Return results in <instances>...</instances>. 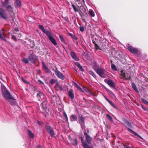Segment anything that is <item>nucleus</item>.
Masks as SVG:
<instances>
[{
  "instance_id": "39448f33",
  "label": "nucleus",
  "mask_w": 148,
  "mask_h": 148,
  "mask_svg": "<svg viewBox=\"0 0 148 148\" xmlns=\"http://www.w3.org/2000/svg\"><path fill=\"white\" fill-rule=\"evenodd\" d=\"M55 73L56 75L59 78L62 80H63L64 79V75L60 71L58 70H56L55 71Z\"/></svg>"
},
{
  "instance_id": "9b49d317",
  "label": "nucleus",
  "mask_w": 148,
  "mask_h": 148,
  "mask_svg": "<svg viewBox=\"0 0 148 148\" xmlns=\"http://www.w3.org/2000/svg\"><path fill=\"white\" fill-rule=\"evenodd\" d=\"M84 134L86 136L87 142L88 144H90L91 143V138L86 132L84 133Z\"/></svg>"
},
{
  "instance_id": "f257e3e1",
  "label": "nucleus",
  "mask_w": 148,
  "mask_h": 148,
  "mask_svg": "<svg viewBox=\"0 0 148 148\" xmlns=\"http://www.w3.org/2000/svg\"><path fill=\"white\" fill-rule=\"evenodd\" d=\"M1 88L4 97L10 102L11 105H15L16 103V100L14 99L10 95L8 90L4 86H2Z\"/></svg>"
},
{
  "instance_id": "bf43d9fd",
  "label": "nucleus",
  "mask_w": 148,
  "mask_h": 148,
  "mask_svg": "<svg viewBox=\"0 0 148 148\" xmlns=\"http://www.w3.org/2000/svg\"><path fill=\"white\" fill-rule=\"evenodd\" d=\"M15 30L17 31H18V29H16Z\"/></svg>"
},
{
  "instance_id": "f704fd0d",
  "label": "nucleus",
  "mask_w": 148,
  "mask_h": 148,
  "mask_svg": "<svg viewBox=\"0 0 148 148\" xmlns=\"http://www.w3.org/2000/svg\"><path fill=\"white\" fill-rule=\"evenodd\" d=\"M44 68L45 70L48 73H49L50 72V70L45 65H44Z\"/></svg>"
},
{
  "instance_id": "473e14b6",
  "label": "nucleus",
  "mask_w": 148,
  "mask_h": 148,
  "mask_svg": "<svg viewBox=\"0 0 148 148\" xmlns=\"http://www.w3.org/2000/svg\"><path fill=\"white\" fill-rule=\"evenodd\" d=\"M120 78L122 79H125V73H121V77Z\"/></svg>"
},
{
  "instance_id": "393cba45",
  "label": "nucleus",
  "mask_w": 148,
  "mask_h": 148,
  "mask_svg": "<svg viewBox=\"0 0 148 148\" xmlns=\"http://www.w3.org/2000/svg\"><path fill=\"white\" fill-rule=\"evenodd\" d=\"M70 119L71 121H74L77 120V117L76 116L72 115L70 117Z\"/></svg>"
},
{
  "instance_id": "c9c22d12",
  "label": "nucleus",
  "mask_w": 148,
  "mask_h": 148,
  "mask_svg": "<svg viewBox=\"0 0 148 148\" xmlns=\"http://www.w3.org/2000/svg\"><path fill=\"white\" fill-rule=\"evenodd\" d=\"M112 69L114 70H116V68L114 64H112L111 65Z\"/></svg>"
},
{
  "instance_id": "72a5a7b5",
  "label": "nucleus",
  "mask_w": 148,
  "mask_h": 148,
  "mask_svg": "<svg viewBox=\"0 0 148 148\" xmlns=\"http://www.w3.org/2000/svg\"><path fill=\"white\" fill-rule=\"evenodd\" d=\"M72 6L74 10L75 11V12H77L78 11V10L77 9L75 5L73 4H72Z\"/></svg>"
},
{
  "instance_id": "5fc2aeb1",
  "label": "nucleus",
  "mask_w": 148,
  "mask_h": 148,
  "mask_svg": "<svg viewBox=\"0 0 148 148\" xmlns=\"http://www.w3.org/2000/svg\"><path fill=\"white\" fill-rule=\"evenodd\" d=\"M39 82L40 84H44V83L42 82L41 81H39Z\"/></svg>"
},
{
  "instance_id": "423d86ee",
  "label": "nucleus",
  "mask_w": 148,
  "mask_h": 148,
  "mask_svg": "<svg viewBox=\"0 0 148 148\" xmlns=\"http://www.w3.org/2000/svg\"><path fill=\"white\" fill-rule=\"evenodd\" d=\"M0 18H2L6 19L7 18V15L5 11L2 8H0Z\"/></svg>"
},
{
  "instance_id": "ea45409f",
  "label": "nucleus",
  "mask_w": 148,
  "mask_h": 148,
  "mask_svg": "<svg viewBox=\"0 0 148 148\" xmlns=\"http://www.w3.org/2000/svg\"><path fill=\"white\" fill-rule=\"evenodd\" d=\"M23 61L26 64L28 63V61L27 59L25 58H23Z\"/></svg>"
},
{
  "instance_id": "412c9836",
  "label": "nucleus",
  "mask_w": 148,
  "mask_h": 148,
  "mask_svg": "<svg viewBox=\"0 0 148 148\" xmlns=\"http://www.w3.org/2000/svg\"><path fill=\"white\" fill-rule=\"evenodd\" d=\"M27 133L29 135V136L30 138H33L34 137V134L32 133L29 130H28Z\"/></svg>"
},
{
  "instance_id": "dca6fc26",
  "label": "nucleus",
  "mask_w": 148,
  "mask_h": 148,
  "mask_svg": "<svg viewBox=\"0 0 148 148\" xmlns=\"http://www.w3.org/2000/svg\"><path fill=\"white\" fill-rule=\"evenodd\" d=\"M5 36V35L3 32V30H2V32H1L0 33V38L2 40H3L4 41H6V39L4 38Z\"/></svg>"
},
{
  "instance_id": "4468645a",
  "label": "nucleus",
  "mask_w": 148,
  "mask_h": 148,
  "mask_svg": "<svg viewBox=\"0 0 148 148\" xmlns=\"http://www.w3.org/2000/svg\"><path fill=\"white\" fill-rule=\"evenodd\" d=\"M44 97L43 95L42 92L39 91L37 93V97L39 100H40L41 99L43 98Z\"/></svg>"
},
{
  "instance_id": "052dcab7",
  "label": "nucleus",
  "mask_w": 148,
  "mask_h": 148,
  "mask_svg": "<svg viewBox=\"0 0 148 148\" xmlns=\"http://www.w3.org/2000/svg\"><path fill=\"white\" fill-rule=\"evenodd\" d=\"M11 102L12 103H14V101L12 100H11Z\"/></svg>"
},
{
  "instance_id": "a878e982",
  "label": "nucleus",
  "mask_w": 148,
  "mask_h": 148,
  "mask_svg": "<svg viewBox=\"0 0 148 148\" xmlns=\"http://www.w3.org/2000/svg\"><path fill=\"white\" fill-rule=\"evenodd\" d=\"M132 86L133 89L135 90L137 92H138V90L135 84L134 83H132Z\"/></svg>"
},
{
  "instance_id": "3c124183",
  "label": "nucleus",
  "mask_w": 148,
  "mask_h": 148,
  "mask_svg": "<svg viewBox=\"0 0 148 148\" xmlns=\"http://www.w3.org/2000/svg\"><path fill=\"white\" fill-rule=\"evenodd\" d=\"M22 80L25 83H27V81L25 80H24L23 79H22Z\"/></svg>"
},
{
  "instance_id": "8fccbe9b",
  "label": "nucleus",
  "mask_w": 148,
  "mask_h": 148,
  "mask_svg": "<svg viewBox=\"0 0 148 148\" xmlns=\"http://www.w3.org/2000/svg\"><path fill=\"white\" fill-rule=\"evenodd\" d=\"M124 147L125 148H131L130 147L128 146L127 145H124Z\"/></svg>"
},
{
  "instance_id": "c85d7f7f",
  "label": "nucleus",
  "mask_w": 148,
  "mask_h": 148,
  "mask_svg": "<svg viewBox=\"0 0 148 148\" xmlns=\"http://www.w3.org/2000/svg\"><path fill=\"white\" fill-rule=\"evenodd\" d=\"M7 10L9 12H11L12 10V8L10 5H9L6 7Z\"/></svg>"
},
{
  "instance_id": "680f3d73",
  "label": "nucleus",
  "mask_w": 148,
  "mask_h": 148,
  "mask_svg": "<svg viewBox=\"0 0 148 148\" xmlns=\"http://www.w3.org/2000/svg\"><path fill=\"white\" fill-rule=\"evenodd\" d=\"M112 61H111V63H112Z\"/></svg>"
},
{
  "instance_id": "b1692460",
  "label": "nucleus",
  "mask_w": 148,
  "mask_h": 148,
  "mask_svg": "<svg viewBox=\"0 0 148 148\" xmlns=\"http://www.w3.org/2000/svg\"><path fill=\"white\" fill-rule=\"evenodd\" d=\"M55 87L58 90L61 91L63 90L62 87L58 84H56Z\"/></svg>"
},
{
  "instance_id": "2f4dec72",
  "label": "nucleus",
  "mask_w": 148,
  "mask_h": 148,
  "mask_svg": "<svg viewBox=\"0 0 148 148\" xmlns=\"http://www.w3.org/2000/svg\"><path fill=\"white\" fill-rule=\"evenodd\" d=\"M92 68L95 71H96V70H97L98 68H99L96 65H95L92 66Z\"/></svg>"
},
{
  "instance_id": "6e6552de",
  "label": "nucleus",
  "mask_w": 148,
  "mask_h": 148,
  "mask_svg": "<svg viewBox=\"0 0 148 148\" xmlns=\"http://www.w3.org/2000/svg\"><path fill=\"white\" fill-rule=\"evenodd\" d=\"M127 49L133 54L137 53L138 52V51L136 49L131 46H128Z\"/></svg>"
},
{
  "instance_id": "a211bd4d",
  "label": "nucleus",
  "mask_w": 148,
  "mask_h": 148,
  "mask_svg": "<svg viewBox=\"0 0 148 148\" xmlns=\"http://www.w3.org/2000/svg\"><path fill=\"white\" fill-rule=\"evenodd\" d=\"M15 6L19 8L21 6V3L19 0H16Z\"/></svg>"
},
{
  "instance_id": "2eb2a0df",
  "label": "nucleus",
  "mask_w": 148,
  "mask_h": 148,
  "mask_svg": "<svg viewBox=\"0 0 148 148\" xmlns=\"http://www.w3.org/2000/svg\"><path fill=\"white\" fill-rule=\"evenodd\" d=\"M71 55L72 58L75 60L76 61L78 60V59L77 57L76 56L74 52L73 51L71 52Z\"/></svg>"
},
{
  "instance_id": "c756f323",
  "label": "nucleus",
  "mask_w": 148,
  "mask_h": 148,
  "mask_svg": "<svg viewBox=\"0 0 148 148\" xmlns=\"http://www.w3.org/2000/svg\"><path fill=\"white\" fill-rule=\"evenodd\" d=\"M89 73L91 75H92L94 78L96 77V75L95 73L92 71H89Z\"/></svg>"
},
{
  "instance_id": "864d4df0",
  "label": "nucleus",
  "mask_w": 148,
  "mask_h": 148,
  "mask_svg": "<svg viewBox=\"0 0 148 148\" xmlns=\"http://www.w3.org/2000/svg\"><path fill=\"white\" fill-rule=\"evenodd\" d=\"M104 98H105V99L108 102L109 101V99H108L107 98H106L105 96H104Z\"/></svg>"
},
{
  "instance_id": "a18cd8bd",
  "label": "nucleus",
  "mask_w": 148,
  "mask_h": 148,
  "mask_svg": "<svg viewBox=\"0 0 148 148\" xmlns=\"http://www.w3.org/2000/svg\"><path fill=\"white\" fill-rule=\"evenodd\" d=\"M64 116L65 118L66 119V120L68 121V118L67 115L66 113L65 112H64Z\"/></svg>"
},
{
  "instance_id": "49530a36",
  "label": "nucleus",
  "mask_w": 148,
  "mask_h": 148,
  "mask_svg": "<svg viewBox=\"0 0 148 148\" xmlns=\"http://www.w3.org/2000/svg\"><path fill=\"white\" fill-rule=\"evenodd\" d=\"M80 30L81 32H83L84 31V28L83 27H81L80 28Z\"/></svg>"
},
{
  "instance_id": "bb28decb",
  "label": "nucleus",
  "mask_w": 148,
  "mask_h": 148,
  "mask_svg": "<svg viewBox=\"0 0 148 148\" xmlns=\"http://www.w3.org/2000/svg\"><path fill=\"white\" fill-rule=\"evenodd\" d=\"M74 85L79 90L83 92L82 91V89L81 87H80L76 83H74Z\"/></svg>"
},
{
  "instance_id": "20e7f679",
  "label": "nucleus",
  "mask_w": 148,
  "mask_h": 148,
  "mask_svg": "<svg viewBox=\"0 0 148 148\" xmlns=\"http://www.w3.org/2000/svg\"><path fill=\"white\" fill-rule=\"evenodd\" d=\"M45 127L48 132L50 134L51 136H53L54 135V133L53 131V128H51L48 125H47L45 126Z\"/></svg>"
},
{
  "instance_id": "9d476101",
  "label": "nucleus",
  "mask_w": 148,
  "mask_h": 148,
  "mask_svg": "<svg viewBox=\"0 0 148 148\" xmlns=\"http://www.w3.org/2000/svg\"><path fill=\"white\" fill-rule=\"evenodd\" d=\"M105 81L111 87H115V84L114 82H112L111 80H106L105 79Z\"/></svg>"
},
{
  "instance_id": "1a4fd4ad",
  "label": "nucleus",
  "mask_w": 148,
  "mask_h": 148,
  "mask_svg": "<svg viewBox=\"0 0 148 148\" xmlns=\"http://www.w3.org/2000/svg\"><path fill=\"white\" fill-rule=\"evenodd\" d=\"M69 140L71 144L75 145L76 146L77 144V140L76 139H72V138H71L69 136Z\"/></svg>"
},
{
  "instance_id": "6ab92c4d",
  "label": "nucleus",
  "mask_w": 148,
  "mask_h": 148,
  "mask_svg": "<svg viewBox=\"0 0 148 148\" xmlns=\"http://www.w3.org/2000/svg\"><path fill=\"white\" fill-rule=\"evenodd\" d=\"M129 131L132 133L134 134L135 135L137 136L138 137L143 139V138L140 136L138 134L132 131L131 129H129Z\"/></svg>"
},
{
  "instance_id": "c03bdc74",
  "label": "nucleus",
  "mask_w": 148,
  "mask_h": 148,
  "mask_svg": "<svg viewBox=\"0 0 148 148\" xmlns=\"http://www.w3.org/2000/svg\"><path fill=\"white\" fill-rule=\"evenodd\" d=\"M50 82L51 84H52L55 83V80L54 79H52L51 80Z\"/></svg>"
},
{
  "instance_id": "79ce46f5",
  "label": "nucleus",
  "mask_w": 148,
  "mask_h": 148,
  "mask_svg": "<svg viewBox=\"0 0 148 148\" xmlns=\"http://www.w3.org/2000/svg\"><path fill=\"white\" fill-rule=\"evenodd\" d=\"M106 116L111 121H112V117H111L108 114H106Z\"/></svg>"
},
{
  "instance_id": "f8f14e48",
  "label": "nucleus",
  "mask_w": 148,
  "mask_h": 148,
  "mask_svg": "<svg viewBox=\"0 0 148 148\" xmlns=\"http://www.w3.org/2000/svg\"><path fill=\"white\" fill-rule=\"evenodd\" d=\"M81 138L82 146L84 148H93L92 147L88 145L86 142H83L82 137H81Z\"/></svg>"
},
{
  "instance_id": "603ef678",
  "label": "nucleus",
  "mask_w": 148,
  "mask_h": 148,
  "mask_svg": "<svg viewBox=\"0 0 148 148\" xmlns=\"http://www.w3.org/2000/svg\"><path fill=\"white\" fill-rule=\"evenodd\" d=\"M105 89H106V90L107 92H109L110 91V90H109L108 89V88H105Z\"/></svg>"
},
{
  "instance_id": "58836bf2",
  "label": "nucleus",
  "mask_w": 148,
  "mask_h": 148,
  "mask_svg": "<svg viewBox=\"0 0 148 148\" xmlns=\"http://www.w3.org/2000/svg\"><path fill=\"white\" fill-rule=\"evenodd\" d=\"M59 38H60L61 41L62 42H64V39L63 37L62 36L60 35L59 36Z\"/></svg>"
},
{
  "instance_id": "4c0bfd02",
  "label": "nucleus",
  "mask_w": 148,
  "mask_h": 148,
  "mask_svg": "<svg viewBox=\"0 0 148 148\" xmlns=\"http://www.w3.org/2000/svg\"><path fill=\"white\" fill-rule=\"evenodd\" d=\"M8 0H5V1L3 3V6H5L8 4Z\"/></svg>"
},
{
  "instance_id": "4d7b16f0",
  "label": "nucleus",
  "mask_w": 148,
  "mask_h": 148,
  "mask_svg": "<svg viewBox=\"0 0 148 148\" xmlns=\"http://www.w3.org/2000/svg\"><path fill=\"white\" fill-rule=\"evenodd\" d=\"M37 148H42V147L40 146H38L37 147Z\"/></svg>"
},
{
  "instance_id": "0eeeda50",
  "label": "nucleus",
  "mask_w": 148,
  "mask_h": 148,
  "mask_svg": "<svg viewBox=\"0 0 148 148\" xmlns=\"http://www.w3.org/2000/svg\"><path fill=\"white\" fill-rule=\"evenodd\" d=\"M29 60L32 63H34L37 59V57L35 55H30L28 57Z\"/></svg>"
},
{
  "instance_id": "37998d69",
  "label": "nucleus",
  "mask_w": 148,
  "mask_h": 148,
  "mask_svg": "<svg viewBox=\"0 0 148 148\" xmlns=\"http://www.w3.org/2000/svg\"><path fill=\"white\" fill-rule=\"evenodd\" d=\"M108 92H109V94L110 95V96H114V94L112 92V91H111V90H110V91Z\"/></svg>"
},
{
  "instance_id": "7ed1b4c3",
  "label": "nucleus",
  "mask_w": 148,
  "mask_h": 148,
  "mask_svg": "<svg viewBox=\"0 0 148 148\" xmlns=\"http://www.w3.org/2000/svg\"><path fill=\"white\" fill-rule=\"evenodd\" d=\"M105 71L103 69H101L100 68H98L96 70V73L101 77H104V75Z\"/></svg>"
},
{
  "instance_id": "aec40b11",
  "label": "nucleus",
  "mask_w": 148,
  "mask_h": 148,
  "mask_svg": "<svg viewBox=\"0 0 148 148\" xmlns=\"http://www.w3.org/2000/svg\"><path fill=\"white\" fill-rule=\"evenodd\" d=\"M75 65L82 71H84V69L80 64L78 62H75Z\"/></svg>"
},
{
  "instance_id": "ddd939ff",
  "label": "nucleus",
  "mask_w": 148,
  "mask_h": 148,
  "mask_svg": "<svg viewBox=\"0 0 148 148\" xmlns=\"http://www.w3.org/2000/svg\"><path fill=\"white\" fill-rule=\"evenodd\" d=\"M69 95L72 99L74 98V94L73 90L72 89L69 90Z\"/></svg>"
},
{
  "instance_id": "e433bc0d",
  "label": "nucleus",
  "mask_w": 148,
  "mask_h": 148,
  "mask_svg": "<svg viewBox=\"0 0 148 148\" xmlns=\"http://www.w3.org/2000/svg\"><path fill=\"white\" fill-rule=\"evenodd\" d=\"M142 101L144 103H145L146 105H148V102L147 101L145 100V99H142Z\"/></svg>"
},
{
  "instance_id": "6e6d98bb",
  "label": "nucleus",
  "mask_w": 148,
  "mask_h": 148,
  "mask_svg": "<svg viewBox=\"0 0 148 148\" xmlns=\"http://www.w3.org/2000/svg\"><path fill=\"white\" fill-rule=\"evenodd\" d=\"M12 38H14V39L15 40H16V38H15V36H12Z\"/></svg>"
},
{
  "instance_id": "13d9d810",
  "label": "nucleus",
  "mask_w": 148,
  "mask_h": 148,
  "mask_svg": "<svg viewBox=\"0 0 148 148\" xmlns=\"http://www.w3.org/2000/svg\"><path fill=\"white\" fill-rule=\"evenodd\" d=\"M42 64L43 65V66L44 68V65H45V64H44V63L43 62H42Z\"/></svg>"
},
{
  "instance_id": "09e8293b",
  "label": "nucleus",
  "mask_w": 148,
  "mask_h": 148,
  "mask_svg": "<svg viewBox=\"0 0 148 148\" xmlns=\"http://www.w3.org/2000/svg\"><path fill=\"white\" fill-rule=\"evenodd\" d=\"M141 106L142 108L144 109L145 110H146V108L143 105H141Z\"/></svg>"
},
{
  "instance_id": "5701e85b",
  "label": "nucleus",
  "mask_w": 148,
  "mask_h": 148,
  "mask_svg": "<svg viewBox=\"0 0 148 148\" xmlns=\"http://www.w3.org/2000/svg\"><path fill=\"white\" fill-rule=\"evenodd\" d=\"M83 89L86 92V94L87 95H89L92 94L90 90H88L86 88L84 87Z\"/></svg>"
},
{
  "instance_id": "a19ab883",
  "label": "nucleus",
  "mask_w": 148,
  "mask_h": 148,
  "mask_svg": "<svg viewBox=\"0 0 148 148\" xmlns=\"http://www.w3.org/2000/svg\"><path fill=\"white\" fill-rule=\"evenodd\" d=\"M108 102L114 107L115 108H116V107L114 106V104L113 103V102L110 101V100H109Z\"/></svg>"
},
{
  "instance_id": "f3484780",
  "label": "nucleus",
  "mask_w": 148,
  "mask_h": 148,
  "mask_svg": "<svg viewBox=\"0 0 148 148\" xmlns=\"http://www.w3.org/2000/svg\"><path fill=\"white\" fill-rule=\"evenodd\" d=\"M39 27L42 30L43 32L45 34L47 35V33L50 32L49 31H45L44 27L42 25H39Z\"/></svg>"
},
{
  "instance_id": "de8ad7c7",
  "label": "nucleus",
  "mask_w": 148,
  "mask_h": 148,
  "mask_svg": "<svg viewBox=\"0 0 148 148\" xmlns=\"http://www.w3.org/2000/svg\"><path fill=\"white\" fill-rule=\"evenodd\" d=\"M95 48L96 49H98L99 48V46L96 44H95Z\"/></svg>"
},
{
  "instance_id": "cd10ccee",
  "label": "nucleus",
  "mask_w": 148,
  "mask_h": 148,
  "mask_svg": "<svg viewBox=\"0 0 148 148\" xmlns=\"http://www.w3.org/2000/svg\"><path fill=\"white\" fill-rule=\"evenodd\" d=\"M79 117L81 121L83 123V124H81V126L82 127V125H84L85 119L84 118L82 117V116H79Z\"/></svg>"
},
{
  "instance_id": "7c9ffc66",
  "label": "nucleus",
  "mask_w": 148,
  "mask_h": 148,
  "mask_svg": "<svg viewBox=\"0 0 148 148\" xmlns=\"http://www.w3.org/2000/svg\"><path fill=\"white\" fill-rule=\"evenodd\" d=\"M89 14L92 17H94L95 16V14H94V12L92 10H89Z\"/></svg>"
},
{
  "instance_id": "4be33fe9",
  "label": "nucleus",
  "mask_w": 148,
  "mask_h": 148,
  "mask_svg": "<svg viewBox=\"0 0 148 148\" xmlns=\"http://www.w3.org/2000/svg\"><path fill=\"white\" fill-rule=\"evenodd\" d=\"M125 126L129 130V129H130L129 127H131V123L128 121H126L125 123Z\"/></svg>"
},
{
  "instance_id": "f03ea898",
  "label": "nucleus",
  "mask_w": 148,
  "mask_h": 148,
  "mask_svg": "<svg viewBox=\"0 0 148 148\" xmlns=\"http://www.w3.org/2000/svg\"><path fill=\"white\" fill-rule=\"evenodd\" d=\"M46 35L48 37L51 43L54 45L56 46L57 45V43L56 40L53 37V35L50 32H47Z\"/></svg>"
}]
</instances>
